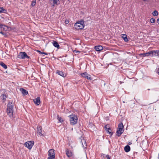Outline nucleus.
<instances>
[{
  "label": "nucleus",
  "instance_id": "obj_12",
  "mask_svg": "<svg viewBox=\"0 0 159 159\" xmlns=\"http://www.w3.org/2000/svg\"><path fill=\"white\" fill-rule=\"evenodd\" d=\"M66 153L67 156L69 157H71L72 155V152L67 148H66Z\"/></svg>",
  "mask_w": 159,
  "mask_h": 159
},
{
  "label": "nucleus",
  "instance_id": "obj_38",
  "mask_svg": "<svg viewBox=\"0 0 159 159\" xmlns=\"http://www.w3.org/2000/svg\"><path fill=\"white\" fill-rule=\"evenodd\" d=\"M157 21L158 23L159 24V18L157 19Z\"/></svg>",
  "mask_w": 159,
  "mask_h": 159
},
{
  "label": "nucleus",
  "instance_id": "obj_21",
  "mask_svg": "<svg viewBox=\"0 0 159 159\" xmlns=\"http://www.w3.org/2000/svg\"><path fill=\"white\" fill-rule=\"evenodd\" d=\"M0 65L5 69L7 68V66L2 62H0Z\"/></svg>",
  "mask_w": 159,
  "mask_h": 159
},
{
  "label": "nucleus",
  "instance_id": "obj_3",
  "mask_svg": "<svg viewBox=\"0 0 159 159\" xmlns=\"http://www.w3.org/2000/svg\"><path fill=\"white\" fill-rule=\"evenodd\" d=\"M84 22L83 20L77 22L74 25V27L75 29L77 30L82 29L84 27Z\"/></svg>",
  "mask_w": 159,
  "mask_h": 159
},
{
  "label": "nucleus",
  "instance_id": "obj_1",
  "mask_svg": "<svg viewBox=\"0 0 159 159\" xmlns=\"http://www.w3.org/2000/svg\"><path fill=\"white\" fill-rule=\"evenodd\" d=\"M14 104L9 102L7 104V115L11 118L13 117V106Z\"/></svg>",
  "mask_w": 159,
  "mask_h": 159
},
{
  "label": "nucleus",
  "instance_id": "obj_10",
  "mask_svg": "<svg viewBox=\"0 0 159 159\" xmlns=\"http://www.w3.org/2000/svg\"><path fill=\"white\" fill-rule=\"evenodd\" d=\"M33 102L36 105H39L40 103V98L39 97H38L37 98H35L33 99Z\"/></svg>",
  "mask_w": 159,
  "mask_h": 159
},
{
  "label": "nucleus",
  "instance_id": "obj_7",
  "mask_svg": "<svg viewBox=\"0 0 159 159\" xmlns=\"http://www.w3.org/2000/svg\"><path fill=\"white\" fill-rule=\"evenodd\" d=\"M34 144V142L33 141H28L25 143V146L29 149H31Z\"/></svg>",
  "mask_w": 159,
  "mask_h": 159
},
{
  "label": "nucleus",
  "instance_id": "obj_17",
  "mask_svg": "<svg viewBox=\"0 0 159 159\" xmlns=\"http://www.w3.org/2000/svg\"><path fill=\"white\" fill-rule=\"evenodd\" d=\"M53 44L55 47L57 48L58 49L59 48H60V46L58 43L56 41H53Z\"/></svg>",
  "mask_w": 159,
  "mask_h": 159
},
{
  "label": "nucleus",
  "instance_id": "obj_15",
  "mask_svg": "<svg viewBox=\"0 0 159 159\" xmlns=\"http://www.w3.org/2000/svg\"><path fill=\"white\" fill-rule=\"evenodd\" d=\"M3 102H5L6 100V98H7V96L6 94H3L0 96Z\"/></svg>",
  "mask_w": 159,
  "mask_h": 159
},
{
  "label": "nucleus",
  "instance_id": "obj_34",
  "mask_svg": "<svg viewBox=\"0 0 159 159\" xmlns=\"http://www.w3.org/2000/svg\"><path fill=\"white\" fill-rule=\"evenodd\" d=\"M65 22L66 24H68L69 22V20H65Z\"/></svg>",
  "mask_w": 159,
  "mask_h": 159
},
{
  "label": "nucleus",
  "instance_id": "obj_35",
  "mask_svg": "<svg viewBox=\"0 0 159 159\" xmlns=\"http://www.w3.org/2000/svg\"><path fill=\"white\" fill-rule=\"evenodd\" d=\"M106 157L107 158V159H110L109 156L108 155H107L106 156Z\"/></svg>",
  "mask_w": 159,
  "mask_h": 159
},
{
  "label": "nucleus",
  "instance_id": "obj_20",
  "mask_svg": "<svg viewBox=\"0 0 159 159\" xmlns=\"http://www.w3.org/2000/svg\"><path fill=\"white\" fill-rule=\"evenodd\" d=\"M122 37L123 39L125 42H127L128 39L127 38V35L125 34H122Z\"/></svg>",
  "mask_w": 159,
  "mask_h": 159
},
{
  "label": "nucleus",
  "instance_id": "obj_42",
  "mask_svg": "<svg viewBox=\"0 0 159 159\" xmlns=\"http://www.w3.org/2000/svg\"><path fill=\"white\" fill-rule=\"evenodd\" d=\"M83 147H85V146H84V145L83 144Z\"/></svg>",
  "mask_w": 159,
  "mask_h": 159
},
{
  "label": "nucleus",
  "instance_id": "obj_19",
  "mask_svg": "<svg viewBox=\"0 0 159 159\" xmlns=\"http://www.w3.org/2000/svg\"><path fill=\"white\" fill-rule=\"evenodd\" d=\"M124 149L125 152H128L130 151V148L129 146L127 145L125 147Z\"/></svg>",
  "mask_w": 159,
  "mask_h": 159
},
{
  "label": "nucleus",
  "instance_id": "obj_22",
  "mask_svg": "<svg viewBox=\"0 0 159 159\" xmlns=\"http://www.w3.org/2000/svg\"><path fill=\"white\" fill-rule=\"evenodd\" d=\"M156 50H152L151 51V56H156Z\"/></svg>",
  "mask_w": 159,
  "mask_h": 159
},
{
  "label": "nucleus",
  "instance_id": "obj_29",
  "mask_svg": "<svg viewBox=\"0 0 159 159\" xmlns=\"http://www.w3.org/2000/svg\"><path fill=\"white\" fill-rule=\"evenodd\" d=\"M7 27V26L5 25H2V24H0V29H2L3 28V30H4V27Z\"/></svg>",
  "mask_w": 159,
  "mask_h": 159
},
{
  "label": "nucleus",
  "instance_id": "obj_31",
  "mask_svg": "<svg viewBox=\"0 0 159 159\" xmlns=\"http://www.w3.org/2000/svg\"><path fill=\"white\" fill-rule=\"evenodd\" d=\"M157 56H159V50H156Z\"/></svg>",
  "mask_w": 159,
  "mask_h": 159
},
{
  "label": "nucleus",
  "instance_id": "obj_5",
  "mask_svg": "<svg viewBox=\"0 0 159 159\" xmlns=\"http://www.w3.org/2000/svg\"><path fill=\"white\" fill-rule=\"evenodd\" d=\"M17 57L19 58L22 59L30 58V57L28 56L25 52H20L18 54Z\"/></svg>",
  "mask_w": 159,
  "mask_h": 159
},
{
  "label": "nucleus",
  "instance_id": "obj_18",
  "mask_svg": "<svg viewBox=\"0 0 159 159\" xmlns=\"http://www.w3.org/2000/svg\"><path fill=\"white\" fill-rule=\"evenodd\" d=\"M50 1L52 2L53 6L54 5H58L59 4V0H50Z\"/></svg>",
  "mask_w": 159,
  "mask_h": 159
},
{
  "label": "nucleus",
  "instance_id": "obj_28",
  "mask_svg": "<svg viewBox=\"0 0 159 159\" xmlns=\"http://www.w3.org/2000/svg\"><path fill=\"white\" fill-rule=\"evenodd\" d=\"M140 56H142L143 57H146V56H148V55L147 52L146 53L140 54Z\"/></svg>",
  "mask_w": 159,
  "mask_h": 159
},
{
  "label": "nucleus",
  "instance_id": "obj_4",
  "mask_svg": "<svg viewBox=\"0 0 159 159\" xmlns=\"http://www.w3.org/2000/svg\"><path fill=\"white\" fill-rule=\"evenodd\" d=\"M124 126L122 123H121L119 124L118 129L117 130L116 134L118 137H120L124 132Z\"/></svg>",
  "mask_w": 159,
  "mask_h": 159
},
{
  "label": "nucleus",
  "instance_id": "obj_37",
  "mask_svg": "<svg viewBox=\"0 0 159 159\" xmlns=\"http://www.w3.org/2000/svg\"><path fill=\"white\" fill-rule=\"evenodd\" d=\"M83 141H84V144L85 145V146H86V143L85 141L84 140H83Z\"/></svg>",
  "mask_w": 159,
  "mask_h": 159
},
{
  "label": "nucleus",
  "instance_id": "obj_24",
  "mask_svg": "<svg viewBox=\"0 0 159 159\" xmlns=\"http://www.w3.org/2000/svg\"><path fill=\"white\" fill-rule=\"evenodd\" d=\"M57 120L60 121V122H63V120L59 116V115H57Z\"/></svg>",
  "mask_w": 159,
  "mask_h": 159
},
{
  "label": "nucleus",
  "instance_id": "obj_23",
  "mask_svg": "<svg viewBox=\"0 0 159 159\" xmlns=\"http://www.w3.org/2000/svg\"><path fill=\"white\" fill-rule=\"evenodd\" d=\"M7 12V10L5 9L3 7H0V13H6Z\"/></svg>",
  "mask_w": 159,
  "mask_h": 159
},
{
  "label": "nucleus",
  "instance_id": "obj_13",
  "mask_svg": "<svg viewBox=\"0 0 159 159\" xmlns=\"http://www.w3.org/2000/svg\"><path fill=\"white\" fill-rule=\"evenodd\" d=\"M20 90L21 92L23 95H26L28 94V92L26 90L23 89V88H20Z\"/></svg>",
  "mask_w": 159,
  "mask_h": 159
},
{
  "label": "nucleus",
  "instance_id": "obj_30",
  "mask_svg": "<svg viewBox=\"0 0 159 159\" xmlns=\"http://www.w3.org/2000/svg\"><path fill=\"white\" fill-rule=\"evenodd\" d=\"M155 19L153 18H152L150 20V22L151 23H153L155 22Z\"/></svg>",
  "mask_w": 159,
  "mask_h": 159
},
{
  "label": "nucleus",
  "instance_id": "obj_32",
  "mask_svg": "<svg viewBox=\"0 0 159 159\" xmlns=\"http://www.w3.org/2000/svg\"><path fill=\"white\" fill-rule=\"evenodd\" d=\"M147 53L148 56H151V51L148 52Z\"/></svg>",
  "mask_w": 159,
  "mask_h": 159
},
{
  "label": "nucleus",
  "instance_id": "obj_2",
  "mask_svg": "<svg viewBox=\"0 0 159 159\" xmlns=\"http://www.w3.org/2000/svg\"><path fill=\"white\" fill-rule=\"evenodd\" d=\"M70 124L72 125H75L77 122L78 117L77 116L74 115H70L68 116Z\"/></svg>",
  "mask_w": 159,
  "mask_h": 159
},
{
  "label": "nucleus",
  "instance_id": "obj_26",
  "mask_svg": "<svg viewBox=\"0 0 159 159\" xmlns=\"http://www.w3.org/2000/svg\"><path fill=\"white\" fill-rule=\"evenodd\" d=\"M37 52L40 54H44L46 55H48V54L47 53L45 52H41L39 50H37Z\"/></svg>",
  "mask_w": 159,
  "mask_h": 159
},
{
  "label": "nucleus",
  "instance_id": "obj_14",
  "mask_svg": "<svg viewBox=\"0 0 159 159\" xmlns=\"http://www.w3.org/2000/svg\"><path fill=\"white\" fill-rule=\"evenodd\" d=\"M95 50L97 51H100L103 49V47L100 45L95 46L94 47Z\"/></svg>",
  "mask_w": 159,
  "mask_h": 159
},
{
  "label": "nucleus",
  "instance_id": "obj_33",
  "mask_svg": "<svg viewBox=\"0 0 159 159\" xmlns=\"http://www.w3.org/2000/svg\"><path fill=\"white\" fill-rule=\"evenodd\" d=\"M74 52H75V53H80V51H76V50L74 51Z\"/></svg>",
  "mask_w": 159,
  "mask_h": 159
},
{
  "label": "nucleus",
  "instance_id": "obj_36",
  "mask_svg": "<svg viewBox=\"0 0 159 159\" xmlns=\"http://www.w3.org/2000/svg\"><path fill=\"white\" fill-rule=\"evenodd\" d=\"M0 33L2 34V35H4L5 34V33L3 32H2V31H1Z\"/></svg>",
  "mask_w": 159,
  "mask_h": 159
},
{
  "label": "nucleus",
  "instance_id": "obj_39",
  "mask_svg": "<svg viewBox=\"0 0 159 159\" xmlns=\"http://www.w3.org/2000/svg\"><path fill=\"white\" fill-rule=\"evenodd\" d=\"M131 144V142H129V145H130V144Z\"/></svg>",
  "mask_w": 159,
  "mask_h": 159
},
{
  "label": "nucleus",
  "instance_id": "obj_9",
  "mask_svg": "<svg viewBox=\"0 0 159 159\" xmlns=\"http://www.w3.org/2000/svg\"><path fill=\"white\" fill-rule=\"evenodd\" d=\"M80 75L83 77L87 78L88 80H91V75H89L87 72L82 73Z\"/></svg>",
  "mask_w": 159,
  "mask_h": 159
},
{
  "label": "nucleus",
  "instance_id": "obj_27",
  "mask_svg": "<svg viewBox=\"0 0 159 159\" xmlns=\"http://www.w3.org/2000/svg\"><path fill=\"white\" fill-rule=\"evenodd\" d=\"M36 0H34L32 2L31 5L32 6H34L36 4Z\"/></svg>",
  "mask_w": 159,
  "mask_h": 159
},
{
  "label": "nucleus",
  "instance_id": "obj_16",
  "mask_svg": "<svg viewBox=\"0 0 159 159\" xmlns=\"http://www.w3.org/2000/svg\"><path fill=\"white\" fill-rule=\"evenodd\" d=\"M56 73L63 77H65L66 76L63 72L58 70L57 71Z\"/></svg>",
  "mask_w": 159,
  "mask_h": 159
},
{
  "label": "nucleus",
  "instance_id": "obj_6",
  "mask_svg": "<svg viewBox=\"0 0 159 159\" xmlns=\"http://www.w3.org/2000/svg\"><path fill=\"white\" fill-rule=\"evenodd\" d=\"M48 159H54L55 157V153L54 150L53 149H50L48 151Z\"/></svg>",
  "mask_w": 159,
  "mask_h": 159
},
{
  "label": "nucleus",
  "instance_id": "obj_8",
  "mask_svg": "<svg viewBox=\"0 0 159 159\" xmlns=\"http://www.w3.org/2000/svg\"><path fill=\"white\" fill-rule=\"evenodd\" d=\"M109 127L108 125H107L104 126V128L107 133L111 136L113 134V132H111V130Z\"/></svg>",
  "mask_w": 159,
  "mask_h": 159
},
{
  "label": "nucleus",
  "instance_id": "obj_40",
  "mask_svg": "<svg viewBox=\"0 0 159 159\" xmlns=\"http://www.w3.org/2000/svg\"><path fill=\"white\" fill-rule=\"evenodd\" d=\"M122 83V82L120 81V84H121Z\"/></svg>",
  "mask_w": 159,
  "mask_h": 159
},
{
  "label": "nucleus",
  "instance_id": "obj_41",
  "mask_svg": "<svg viewBox=\"0 0 159 159\" xmlns=\"http://www.w3.org/2000/svg\"><path fill=\"white\" fill-rule=\"evenodd\" d=\"M148 91H149V90H150V89H148Z\"/></svg>",
  "mask_w": 159,
  "mask_h": 159
},
{
  "label": "nucleus",
  "instance_id": "obj_11",
  "mask_svg": "<svg viewBox=\"0 0 159 159\" xmlns=\"http://www.w3.org/2000/svg\"><path fill=\"white\" fill-rule=\"evenodd\" d=\"M37 132L40 136H43V134L42 132V127L40 126H38L37 127Z\"/></svg>",
  "mask_w": 159,
  "mask_h": 159
},
{
  "label": "nucleus",
  "instance_id": "obj_43",
  "mask_svg": "<svg viewBox=\"0 0 159 159\" xmlns=\"http://www.w3.org/2000/svg\"><path fill=\"white\" fill-rule=\"evenodd\" d=\"M143 0V1H146V0Z\"/></svg>",
  "mask_w": 159,
  "mask_h": 159
},
{
  "label": "nucleus",
  "instance_id": "obj_25",
  "mask_svg": "<svg viewBox=\"0 0 159 159\" xmlns=\"http://www.w3.org/2000/svg\"><path fill=\"white\" fill-rule=\"evenodd\" d=\"M158 12L156 11H154L152 13V14L153 16H156L158 15Z\"/></svg>",
  "mask_w": 159,
  "mask_h": 159
}]
</instances>
